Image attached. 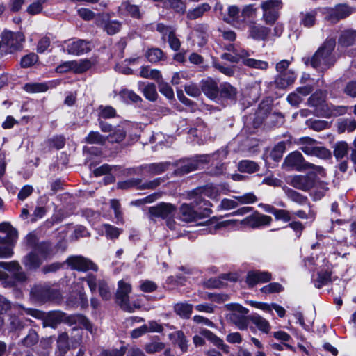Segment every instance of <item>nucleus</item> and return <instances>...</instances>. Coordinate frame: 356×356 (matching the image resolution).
I'll list each match as a JSON object with an SVG mask.
<instances>
[{"label": "nucleus", "instance_id": "79ce46f5", "mask_svg": "<svg viewBox=\"0 0 356 356\" xmlns=\"http://www.w3.org/2000/svg\"><path fill=\"white\" fill-rule=\"evenodd\" d=\"M243 65L250 68L266 71L270 65L267 61L249 58L243 61Z\"/></svg>", "mask_w": 356, "mask_h": 356}, {"label": "nucleus", "instance_id": "aec40b11", "mask_svg": "<svg viewBox=\"0 0 356 356\" xmlns=\"http://www.w3.org/2000/svg\"><path fill=\"white\" fill-rule=\"evenodd\" d=\"M118 12L122 15L130 16L138 19L143 17V12H141L140 6L132 4L129 1L122 2L118 7Z\"/></svg>", "mask_w": 356, "mask_h": 356}, {"label": "nucleus", "instance_id": "2eb2a0df", "mask_svg": "<svg viewBox=\"0 0 356 356\" xmlns=\"http://www.w3.org/2000/svg\"><path fill=\"white\" fill-rule=\"evenodd\" d=\"M350 13V8L344 4H339L334 8H325L323 12L325 19L332 24H335L347 17Z\"/></svg>", "mask_w": 356, "mask_h": 356}, {"label": "nucleus", "instance_id": "7ed1b4c3", "mask_svg": "<svg viewBox=\"0 0 356 356\" xmlns=\"http://www.w3.org/2000/svg\"><path fill=\"white\" fill-rule=\"evenodd\" d=\"M287 182L296 189L309 191L314 200L321 199L329 189L327 183L320 180L314 172L289 176Z\"/></svg>", "mask_w": 356, "mask_h": 356}, {"label": "nucleus", "instance_id": "69168bd1", "mask_svg": "<svg viewBox=\"0 0 356 356\" xmlns=\"http://www.w3.org/2000/svg\"><path fill=\"white\" fill-rule=\"evenodd\" d=\"M200 334L212 342L215 346L222 344V339L209 330L203 329L200 331Z\"/></svg>", "mask_w": 356, "mask_h": 356}, {"label": "nucleus", "instance_id": "8fccbe9b", "mask_svg": "<svg viewBox=\"0 0 356 356\" xmlns=\"http://www.w3.org/2000/svg\"><path fill=\"white\" fill-rule=\"evenodd\" d=\"M68 334L63 332L59 334L57 339V347L59 350V355H65L69 350Z\"/></svg>", "mask_w": 356, "mask_h": 356}, {"label": "nucleus", "instance_id": "e433bc0d", "mask_svg": "<svg viewBox=\"0 0 356 356\" xmlns=\"http://www.w3.org/2000/svg\"><path fill=\"white\" fill-rule=\"evenodd\" d=\"M219 95L220 97L235 100L237 95V90L228 83H224L219 88Z\"/></svg>", "mask_w": 356, "mask_h": 356}, {"label": "nucleus", "instance_id": "c03bdc74", "mask_svg": "<svg viewBox=\"0 0 356 356\" xmlns=\"http://www.w3.org/2000/svg\"><path fill=\"white\" fill-rule=\"evenodd\" d=\"M120 96L127 103H138L143 101L142 98L134 91L124 89L120 92Z\"/></svg>", "mask_w": 356, "mask_h": 356}, {"label": "nucleus", "instance_id": "13d9d810", "mask_svg": "<svg viewBox=\"0 0 356 356\" xmlns=\"http://www.w3.org/2000/svg\"><path fill=\"white\" fill-rule=\"evenodd\" d=\"M116 115V111L111 106H100L99 107V117L107 119L114 118Z\"/></svg>", "mask_w": 356, "mask_h": 356}, {"label": "nucleus", "instance_id": "c9c22d12", "mask_svg": "<svg viewBox=\"0 0 356 356\" xmlns=\"http://www.w3.org/2000/svg\"><path fill=\"white\" fill-rule=\"evenodd\" d=\"M174 311L181 318L188 319L192 314L193 305L185 302H179L175 305Z\"/></svg>", "mask_w": 356, "mask_h": 356}, {"label": "nucleus", "instance_id": "1a4fd4ad", "mask_svg": "<svg viewBox=\"0 0 356 356\" xmlns=\"http://www.w3.org/2000/svg\"><path fill=\"white\" fill-rule=\"evenodd\" d=\"M282 8V0H266L261 3L263 10L262 18L268 25L273 24L280 17V10Z\"/></svg>", "mask_w": 356, "mask_h": 356}, {"label": "nucleus", "instance_id": "2f4dec72", "mask_svg": "<svg viewBox=\"0 0 356 356\" xmlns=\"http://www.w3.org/2000/svg\"><path fill=\"white\" fill-rule=\"evenodd\" d=\"M325 92L322 90H318L312 94L308 99V104L312 107H321L323 111V106L325 103Z\"/></svg>", "mask_w": 356, "mask_h": 356}, {"label": "nucleus", "instance_id": "f704fd0d", "mask_svg": "<svg viewBox=\"0 0 356 356\" xmlns=\"http://www.w3.org/2000/svg\"><path fill=\"white\" fill-rule=\"evenodd\" d=\"M249 319L260 331L264 333H268L270 331V325L269 322L262 316L255 314L250 316Z\"/></svg>", "mask_w": 356, "mask_h": 356}, {"label": "nucleus", "instance_id": "a211bd4d", "mask_svg": "<svg viewBox=\"0 0 356 356\" xmlns=\"http://www.w3.org/2000/svg\"><path fill=\"white\" fill-rule=\"evenodd\" d=\"M272 222V218L269 216L261 214L255 211L253 214L246 217L242 222L252 228H257L261 226L268 225Z\"/></svg>", "mask_w": 356, "mask_h": 356}, {"label": "nucleus", "instance_id": "f3484780", "mask_svg": "<svg viewBox=\"0 0 356 356\" xmlns=\"http://www.w3.org/2000/svg\"><path fill=\"white\" fill-rule=\"evenodd\" d=\"M66 51L69 54L79 56L91 51V45L89 41L77 39L73 41H65Z\"/></svg>", "mask_w": 356, "mask_h": 356}, {"label": "nucleus", "instance_id": "c756f323", "mask_svg": "<svg viewBox=\"0 0 356 356\" xmlns=\"http://www.w3.org/2000/svg\"><path fill=\"white\" fill-rule=\"evenodd\" d=\"M338 42L342 47H349L353 45L356 42V31H343L339 38Z\"/></svg>", "mask_w": 356, "mask_h": 356}, {"label": "nucleus", "instance_id": "4c0bfd02", "mask_svg": "<svg viewBox=\"0 0 356 356\" xmlns=\"http://www.w3.org/2000/svg\"><path fill=\"white\" fill-rule=\"evenodd\" d=\"M316 15L317 11L316 10L307 12H301L300 13V24L307 28L313 26L316 22Z\"/></svg>", "mask_w": 356, "mask_h": 356}, {"label": "nucleus", "instance_id": "37998d69", "mask_svg": "<svg viewBox=\"0 0 356 356\" xmlns=\"http://www.w3.org/2000/svg\"><path fill=\"white\" fill-rule=\"evenodd\" d=\"M100 26L108 35H114L119 32L122 24L117 20L103 21Z\"/></svg>", "mask_w": 356, "mask_h": 356}, {"label": "nucleus", "instance_id": "58836bf2", "mask_svg": "<svg viewBox=\"0 0 356 356\" xmlns=\"http://www.w3.org/2000/svg\"><path fill=\"white\" fill-rule=\"evenodd\" d=\"M283 189L287 197L291 201L300 205H303L307 203V197L298 193V191L288 187H284Z\"/></svg>", "mask_w": 356, "mask_h": 356}, {"label": "nucleus", "instance_id": "20e7f679", "mask_svg": "<svg viewBox=\"0 0 356 356\" xmlns=\"http://www.w3.org/2000/svg\"><path fill=\"white\" fill-rule=\"evenodd\" d=\"M336 46L334 38H328L317 49L312 57L303 58L302 60L306 65H311L320 72H324L334 65L336 58L332 52Z\"/></svg>", "mask_w": 356, "mask_h": 356}, {"label": "nucleus", "instance_id": "e2e57ef3", "mask_svg": "<svg viewBox=\"0 0 356 356\" xmlns=\"http://www.w3.org/2000/svg\"><path fill=\"white\" fill-rule=\"evenodd\" d=\"M312 156L322 159H326L331 157V152L325 147L316 145Z\"/></svg>", "mask_w": 356, "mask_h": 356}, {"label": "nucleus", "instance_id": "473e14b6", "mask_svg": "<svg viewBox=\"0 0 356 356\" xmlns=\"http://www.w3.org/2000/svg\"><path fill=\"white\" fill-rule=\"evenodd\" d=\"M333 155L337 161H340L347 156L349 147L345 141H338L332 147Z\"/></svg>", "mask_w": 356, "mask_h": 356}, {"label": "nucleus", "instance_id": "423d86ee", "mask_svg": "<svg viewBox=\"0 0 356 356\" xmlns=\"http://www.w3.org/2000/svg\"><path fill=\"white\" fill-rule=\"evenodd\" d=\"M283 166L297 171L312 168L320 174L324 173V169L321 166L305 161L302 154L298 151L291 152L284 159Z\"/></svg>", "mask_w": 356, "mask_h": 356}, {"label": "nucleus", "instance_id": "5fc2aeb1", "mask_svg": "<svg viewBox=\"0 0 356 356\" xmlns=\"http://www.w3.org/2000/svg\"><path fill=\"white\" fill-rule=\"evenodd\" d=\"M24 89L28 92H43L48 90V86L43 83H29L25 84Z\"/></svg>", "mask_w": 356, "mask_h": 356}, {"label": "nucleus", "instance_id": "680f3d73", "mask_svg": "<svg viewBox=\"0 0 356 356\" xmlns=\"http://www.w3.org/2000/svg\"><path fill=\"white\" fill-rule=\"evenodd\" d=\"M125 136V131L122 129H118L108 136L106 139L111 143H120L124 139Z\"/></svg>", "mask_w": 356, "mask_h": 356}, {"label": "nucleus", "instance_id": "0e129e2a", "mask_svg": "<svg viewBox=\"0 0 356 356\" xmlns=\"http://www.w3.org/2000/svg\"><path fill=\"white\" fill-rule=\"evenodd\" d=\"M343 93L352 98H356V81L347 82L343 89Z\"/></svg>", "mask_w": 356, "mask_h": 356}, {"label": "nucleus", "instance_id": "cd10ccee", "mask_svg": "<svg viewBox=\"0 0 356 356\" xmlns=\"http://www.w3.org/2000/svg\"><path fill=\"white\" fill-rule=\"evenodd\" d=\"M348 107L346 106H336L332 104H325L323 106V115L326 118L337 117L345 114Z\"/></svg>", "mask_w": 356, "mask_h": 356}, {"label": "nucleus", "instance_id": "864d4df0", "mask_svg": "<svg viewBox=\"0 0 356 356\" xmlns=\"http://www.w3.org/2000/svg\"><path fill=\"white\" fill-rule=\"evenodd\" d=\"M145 56L151 63H157L163 59L164 54L159 48H152L146 52Z\"/></svg>", "mask_w": 356, "mask_h": 356}, {"label": "nucleus", "instance_id": "0eeeda50", "mask_svg": "<svg viewBox=\"0 0 356 356\" xmlns=\"http://www.w3.org/2000/svg\"><path fill=\"white\" fill-rule=\"evenodd\" d=\"M210 158L209 155H197L193 158L183 159L177 163V168L174 173L177 176H181L196 170L200 164L209 162Z\"/></svg>", "mask_w": 356, "mask_h": 356}, {"label": "nucleus", "instance_id": "3c124183", "mask_svg": "<svg viewBox=\"0 0 356 356\" xmlns=\"http://www.w3.org/2000/svg\"><path fill=\"white\" fill-rule=\"evenodd\" d=\"M142 92L145 97L151 102H154L157 99L158 94L154 83H147L145 86Z\"/></svg>", "mask_w": 356, "mask_h": 356}, {"label": "nucleus", "instance_id": "49530a36", "mask_svg": "<svg viewBox=\"0 0 356 356\" xmlns=\"http://www.w3.org/2000/svg\"><path fill=\"white\" fill-rule=\"evenodd\" d=\"M286 149L284 142L278 143L270 151L268 157L275 162H278L282 157Z\"/></svg>", "mask_w": 356, "mask_h": 356}, {"label": "nucleus", "instance_id": "b1692460", "mask_svg": "<svg viewBox=\"0 0 356 356\" xmlns=\"http://www.w3.org/2000/svg\"><path fill=\"white\" fill-rule=\"evenodd\" d=\"M43 260L38 254L32 250L24 257L22 264L27 270H35L41 266Z\"/></svg>", "mask_w": 356, "mask_h": 356}, {"label": "nucleus", "instance_id": "39448f33", "mask_svg": "<svg viewBox=\"0 0 356 356\" xmlns=\"http://www.w3.org/2000/svg\"><path fill=\"white\" fill-rule=\"evenodd\" d=\"M61 293L54 285L49 283L38 284L30 290V300L37 305H43L49 302L61 299Z\"/></svg>", "mask_w": 356, "mask_h": 356}, {"label": "nucleus", "instance_id": "a878e982", "mask_svg": "<svg viewBox=\"0 0 356 356\" xmlns=\"http://www.w3.org/2000/svg\"><path fill=\"white\" fill-rule=\"evenodd\" d=\"M296 76L291 70H288L287 72L278 74L275 77L274 83L277 88H285L292 84Z\"/></svg>", "mask_w": 356, "mask_h": 356}, {"label": "nucleus", "instance_id": "6e6d98bb", "mask_svg": "<svg viewBox=\"0 0 356 356\" xmlns=\"http://www.w3.org/2000/svg\"><path fill=\"white\" fill-rule=\"evenodd\" d=\"M38 60V56L37 54L35 53H30L22 58L20 65L22 67L24 68L30 67L36 63Z\"/></svg>", "mask_w": 356, "mask_h": 356}, {"label": "nucleus", "instance_id": "052dcab7", "mask_svg": "<svg viewBox=\"0 0 356 356\" xmlns=\"http://www.w3.org/2000/svg\"><path fill=\"white\" fill-rule=\"evenodd\" d=\"M47 0H33V3L27 8V12L33 15L41 13L43 9L42 5Z\"/></svg>", "mask_w": 356, "mask_h": 356}, {"label": "nucleus", "instance_id": "bf43d9fd", "mask_svg": "<svg viewBox=\"0 0 356 356\" xmlns=\"http://www.w3.org/2000/svg\"><path fill=\"white\" fill-rule=\"evenodd\" d=\"M239 204H253L257 201V196L253 193H247L241 196H234Z\"/></svg>", "mask_w": 356, "mask_h": 356}, {"label": "nucleus", "instance_id": "4d7b16f0", "mask_svg": "<svg viewBox=\"0 0 356 356\" xmlns=\"http://www.w3.org/2000/svg\"><path fill=\"white\" fill-rule=\"evenodd\" d=\"M159 90V92L165 95L168 99H172L174 97V92L170 85L163 81L162 79H160L158 81Z\"/></svg>", "mask_w": 356, "mask_h": 356}, {"label": "nucleus", "instance_id": "72a5a7b5", "mask_svg": "<svg viewBox=\"0 0 356 356\" xmlns=\"http://www.w3.org/2000/svg\"><path fill=\"white\" fill-rule=\"evenodd\" d=\"M317 141L309 137H303L300 138L298 144L300 145V149L306 154L312 156Z\"/></svg>", "mask_w": 356, "mask_h": 356}, {"label": "nucleus", "instance_id": "f257e3e1", "mask_svg": "<svg viewBox=\"0 0 356 356\" xmlns=\"http://www.w3.org/2000/svg\"><path fill=\"white\" fill-rule=\"evenodd\" d=\"M15 307L17 309H22L26 314L30 315L36 319L42 320L44 327H55L58 324L65 321L70 325L82 326L87 330L92 332L91 323L86 316L81 314L67 316L60 311L45 313L38 309L26 308L22 305H17Z\"/></svg>", "mask_w": 356, "mask_h": 356}, {"label": "nucleus", "instance_id": "f8f14e48", "mask_svg": "<svg viewBox=\"0 0 356 356\" xmlns=\"http://www.w3.org/2000/svg\"><path fill=\"white\" fill-rule=\"evenodd\" d=\"M24 40L25 37L21 32L5 31L1 34V42L9 49L10 53L22 49Z\"/></svg>", "mask_w": 356, "mask_h": 356}, {"label": "nucleus", "instance_id": "412c9836", "mask_svg": "<svg viewBox=\"0 0 356 356\" xmlns=\"http://www.w3.org/2000/svg\"><path fill=\"white\" fill-rule=\"evenodd\" d=\"M0 268L12 273L15 279L18 281H25L26 275L23 271L22 268L17 261H11L9 262L1 261Z\"/></svg>", "mask_w": 356, "mask_h": 356}, {"label": "nucleus", "instance_id": "393cba45", "mask_svg": "<svg viewBox=\"0 0 356 356\" xmlns=\"http://www.w3.org/2000/svg\"><path fill=\"white\" fill-rule=\"evenodd\" d=\"M169 339L176 344L182 353H186L188 350V342L186 336L181 330H177L169 334Z\"/></svg>", "mask_w": 356, "mask_h": 356}, {"label": "nucleus", "instance_id": "de8ad7c7", "mask_svg": "<svg viewBox=\"0 0 356 356\" xmlns=\"http://www.w3.org/2000/svg\"><path fill=\"white\" fill-rule=\"evenodd\" d=\"M106 140V137L103 136L98 131H90L85 138L86 143L100 145H104Z\"/></svg>", "mask_w": 356, "mask_h": 356}, {"label": "nucleus", "instance_id": "5701e85b", "mask_svg": "<svg viewBox=\"0 0 356 356\" xmlns=\"http://www.w3.org/2000/svg\"><path fill=\"white\" fill-rule=\"evenodd\" d=\"M272 279L271 274L268 272L259 270L248 272L246 277V282L250 286H254L260 282H267Z\"/></svg>", "mask_w": 356, "mask_h": 356}, {"label": "nucleus", "instance_id": "f03ea898", "mask_svg": "<svg viewBox=\"0 0 356 356\" xmlns=\"http://www.w3.org/2000/svg\"><path fill=\"white\" fill-rule=\"evenodd\" d=\"M209 193L208 188H197L193 191L192 202L182 204L179 208L180 219L184 222H193L209 217L211 213V204L204 197L209 196Z\"/></svg>", "mask_w": 356, "mask_h": 356}, {"label": "nucleus", "instance_id": "bb28decb", "mask_svg": "<svg viewBox=\"0 0 356 356\" xmlns=\"http://www.w3.org/2000/svg\"><path fill=\"white\" fill-rule=\"evenodd\" d=\"M249 36L256 40H266L270 29L259 24H252L249 28Z\"/></svg>", "mask_w": 356, "mask_h": 356}, {"label": "nucleus", "instance_id": "6ab92c4d", "mask_svg": "<svg viewBox=\"0 0 356 356\" xmlns=\"http://www.w3.org/2000/svg\"><path fill=\"white\" fill-rule=\"evenodd\" d=\"M170 165L171 163L168 161L153 163L142 165L138 169L141 171H144L147 176H154L165 172L168 170Z\"/></svg>", "mask_w": 356, "mask_h": 356}, {"label": "nucleus", "instance_id": "09e8293b", "mask_svg": "<svg viewBox=\"0 0 356 356\" xmlns=\"http://www.w3.org/2000/svg\"><path fill=\"white\" fill-rule=\"evenodd\" d=\"M140 76L146 79H154L157 81H159L162 78L160 71L157 70H150L147 66H143L141 67Z\"/></svg>", "mask_w": 356, "mask_h": 356}, {"label": "nucleus", "instance_id": "7c9ffc66", "mask_svg": "<svg viewBox=\"0 0 356 356\" xmlns=\"http://www.w3.org/2000/svg\"><path fill=\"white\" fill-rule=\"evenodd\" d=\"M38 341L39 336L37 332L33 329H29L27 334L19 341L18 345L25 348H31L36 345Z\"/></svg>", "mask_w": 356, "mask_h": 356}, {"label": "nucleus", "instance_id": "9b49d317", "mask_svg": "<svg viewBox=\"0 0 356 356\" xmlns=\"http://www.w3.org/2000/svg\"><path fill=\"white\" fill-rule=\"evenodd\" d=\"M131 291L130 284L120 280L118 282V288L115 293L116 302L120 308L128 312H133L134 307L129 302V293Z\"/></svg>", "mask_w": 356, "mask_h": 356}, {"label": "nucleus", "instance_id": "6e6552de", "mask_svg": "<svg viewBox=\"0 0 356 356\" xmlns=\"http://www.w3.org/2000/svg\"><path fill=\"white\" fill-rule=\"evenodd\" d=\"M81 280L87 282L92 293H94L98 287L99 294L104 300H108L112 296L111 289L105 280H98L97 277L88 273L85 277L80 278Z\"/></svg>", "mask_w": 356, "mask_h": 356}, {"label": "nucleus", "instance_id": "9d476101", "mask_svg": "<svg viewBox=\"0 0 356 356\" xmlns=\"http://www.w3.org/2000/svg\"><path fill=\"white\" fill-rule=\"evenodd\" d=\"M162 181L163 179L161 178H156L154 180L143 183L142 179L131 178L125 181H119L118 183V188L123 190L133 188L137 190L154 189L161 184Z\"/></svg>", "mask_w": 356, "mask_h": 356}, {"label": "nucleus", "instance_id": "338daca9", "mask_svg": "<svg viewBox=\"0 0 356 356\" xmlns=\"http://www.w3.org/2000/svg\"><path fill=\"white\" fill-rule=\"evenodd\" d=\"M273 215L276 220H282L285 222L291 220V213L287 210L276 209Z\"/></svg>", "mask_w": 356, "mask_h": 356}, {"label": "nucleus", "instance_id": "4be33fe9", "mask_svg": "<svg viewBox=\"0 0 356 356\" xmlns=\"http://www.w3.org/2000/svg\"><path fill=\"white\" fill-rule=\"evenodd\" d=\"M201 90L203 93L211 99H216L219 95L218 83L211 78L202 80L201 82Z\"/></svg>", "mask_w": 356, "mask_h": 356}, {"label": "nucleus", "instance_id": "a19ab883", "mask_svg": "<svg viewBox=\"0 0 356 356\" xmlns=\"http://www.w3.org/2000/svg\"><path fill=\"white\" fill-rule=\"evenodd\" d=\"M211 9L209 3H204L197 7L189 10L187 13V18L194 20L203 16V15Z\"/></svg>", "mask_w": 356, "mask_h": 356}, {"label": "nucleus", "instance_id": "c85d7f7f", "mask_svg": "<svg viewBox=\"0 0 356 356\" xmlns=\"http://www.w3.org/2000/svg\"><path fill=\"white\" fill-rule=\"evenodd\" d=\"M32 250L44 260L52 254L53 247L49 241H42Z\"/></svg>", "mask_w": 356, "mask_h": 356}, {"label": "nucleus", "instance_id": "ddd939ff", "mask_svg": "<svg viewBox=\"0 0 356 356\" xmlns=\"http://www.w3.org/2000/svg\"><path fill=\"white\" fill-rule=\"evenodd\" d=\"M65 263L72 270L82 272H87L88 270L97 272L98 270V266L96 264L81 255L70 256L66 259Z\"/></svg>", "mask_w": 356, "mask_h": 356}, {"label": "nucleus", "instance_id": "a18cd8bd", "mask_svg": "<svg viewBox=\"0 0 356 356\" xmlns=\"http://www.w3.org/2000/svg\"><path fill=\"white\" fill-rule=\"evenodd\" d=\"M314 286L320 289L331 282V273L327 271L318 273L316 278L313 279Z\"/></svg>", "mask_w": 356, "mask_h": 356}, {"label": "nucleus", "instance_id": "dca6fc26", "mask_svg": "<svg viewBox=\"0 0 356 356\" xmlns=\"http://www.w3.org/2000/svg\"><path fill=\"white\" fill-rule=\"evenodd\" d=\"M175 211L174 205L170 203L161 202L149 208V218L154 220L157 218L163 219L172 217Z\"/></svg>", "mask_w": 356, "mask_h": 356}, {"label": "nucleus", "instance_id": "4468645a", "mask_svg": "<svg viewBox=\"0 0 356 356\" xmlns=\"http://www.w3.org/2000/svg\"><path fill=\"white\" fill-rule=\"evenodd\" d=\"M227 307L228 309L238 312L230 315L232 322L241 330L247 329L250 319L249 316H245V314H248V309L236 304L227 305Z\"/></svg>", "mask_w": 356, "mask_h": 356}, {"label": "nucleus", "instance_id": "603ef678", "mask_svg": "<svg viewBox=\"0 0 356 356\" xmlns=\"http://www.w3.org/2000/svg\"><path fill=\"white\" fill-rule=\"evenodd\" d=\"M74 72L81 74L86 72L92 67V62L88 59L80 60L79 61L73 60Z\"/></svg>", "mask_w": 356, "mask_h": 356}, {"label": "nucleus", "instance_id": "ea45409f", "mask_svg": "<svg viewBox=\"0 0 356 356\" xmlns=\"http://www.w3.org/2000/svg\"><path fill=\"white\" fill-rule=\"evenodd\" d=\"M238 168L241 172L252 174L259 171L260 167L253 161L243 160L238 163Z\"/></svg>", "mask_w": 356, "mask_h": 356}, {"label": "nucleus", "instance_id": "774afa93", "mask_svg": "<svg viewBox=\"0 0 356 356\" xmlns=\"http://www.w3.org/2000/svg\"><path fill=\"white\" fill-rule=\"evenodd\" d=\"M127 351L125 346H122L120 348H114L112 350H104L102 352L101 356H124Z\"/></svg>", "mask_w": 356, "mask_h": 356}]
</instances>
